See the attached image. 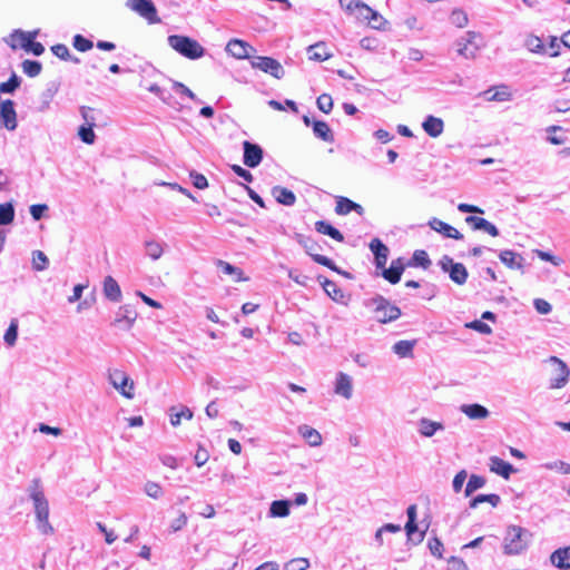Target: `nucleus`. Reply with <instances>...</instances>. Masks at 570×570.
Returning a JSON list of instances; mask_svg holds the SVG:
<instances>
[{
    "instance_id": "nucleus-54",
    "label": "nucleus",
    "mask_w": 570,
    "mask_h": 570,
    "mask_svg": "<svg viewBox=\"0 0 570 570\" xmlns=\"http://www.w3.org/2000/svg\"><path fill=\"white\" fill-rule=\"evenodd\" d=\"M412 265L428 268L431 265V261L425 250H415L412 256Z\"/></svg>"
},
{
    "instance_id": "nucleus-58",
    "label": "nucleus",
    "mask_w": 570,
    "mask_h": 570,
    "mask_svg": "<svg viewBox=\"0 0 570 570\" xmlns=\"http://www.w3.org/2000/svg\"><path fill=\"white\" fill-rule=\"evenodd\" d=\"M368 23L373 29L384 30L387 21L377 11L373 9L368 19Z\"/></svg>"
},
{
    "instance_id": "nucleus-38",
    "label": "nucleus",
    "mask_w": 570,
    "mask_h": 570,
    "mask_svg": "<svg viewBox=\"0 0 570 570\" xmlns=\"http://www.w3.org/2000/svg\"><path fill=\"white\" fill-rule=\"evenodd\" d=\"M307 52L309 55V59L315 61H325L332 56L327 51V48L324 42H317L315 45L308 46Z\"/></svg>"
},
{
    "instance_id": "nucleus-14",
    "label": "nucleus",
    "mask_w": 570,
    "mask_h": 570,
    "mask_svg": "<svg viewBox=\"0 0 570 570\" xmlns=\"http://www.w3.org/2000/svg\"><path fill=\"white\" fill-rule=\"evenodd\" d=\"M499 258L509 269L519 271L521 274L524 273V258L521 254L511 249H504L500 252Z\"/></svg>"
},
{
    "instance_id": "nucleus-32",
    "label": "nucleus",
    "mask_w": 570,
    "mask_h": 570,
    "mask_svg": "<svg viewBox=\"0 0 570 570\" xmlns=\"http://www.w3.org/2000/svg\"><path fill=\"white\" fill-rule=\"evenodd\" d=\"M382 276L391 284H396L401 279V275L404 271V265L401 259L393 261L390 268H382Z\"/></svg>"
},
{
    "instance_id": "nucleus-40",
    "label": "nucleus",
    "mask_w": 570,
    "mask_h": 570,
    "mask_svg": "<svg viewBox=\"0 0 570 570\" xmlns=\"http://www.w3.org/2000/svg\"><path fill=\"white\" fill-rule=\"evenodd\" d=\"M315 228L318 233L327 235L337 242L344 240L342 233L326 222H316Z\"/></svg>"
},
{
    "instance_id": "nucleus-25",
    "label": "nucleus",
    "mask_w": 570,
    "mask_h": 570,
    "mask_svg": "<svg viewBox=\"0 0 570 570\" xmlns=\"http://www.w3.org/2000/svg\"><path fill=\"white\" fill-rule=\"evenodd\" d=\"M102 292L107 299L111 302H120L122 294L119 284L112 276H106L102 283Z\"/></svg>"
},
{
    "instance_id": "nucleus-9",
    "label": "nucleus",
    "mask_w": 570,
    "mask_h": 570,
    "mask_svg": "<svg viewBox=\"0 0 570 570\" xmlns=\"http://www.w3.org/2000/svg\"><path fill=\"white\" fill-rule=\"evenodd\" d=\"M548 362L554 366L553 368V376L550 380V387L551 389H561L563 387L570 376V370L567 366V364L557 356H550Z\"/></svg>"
},
{
    "instance_id": "nucleus-17",
    "label": "nucleus",
    "mask_w": 570,
    "mask_h": 570,
    "mask_svg": "<svg viewBox=\"0 0 570 570\" xmlns=\"http://www.w3.org/2000/svg\"><path fill=\"white\" fill-rule=\"evenodd\" d=\"M226 51L237 59H244L249 57V52L254 51V48L246 41L232 39L226 46Z\"/></svg>"
},
{
    "instance_id": "nucleus-13",
    "label": "nucleus",
    "mask_w": 570,
    "mask_h": 570,
    "mask_svg": "<svg viewBox=\"0 0 570 570\" xmlns=\"http://www.w3.org/2000/svg\"><path fill=\"white\" fill-rule=\"evenodd\" d=\"M137 313L129 305L120 306L116 313L114 325L124 330H130L135 324Z\"/></svg>"
},
{
    "instance_id": "nucleus-8",
    "label": "nucleus",
    "mask_w": 570,
    "mask_h": 570,
    "mask_svg": "<svg viewBox=\"0 0 570 570\" xmlns=\"http://www.w3.org/2000/svg\"><path fill=\"white\" fill-rule=\"evenodd\" d=\"M333 393L345 400L350 401L354 395V380L353 376L345 372H337L333 380Z\"/></svg>"
},
{
    "instance_id": "nucleus-2",
    "label": "nucleus",
    "mask_w": 570,
    "mask_h": 570,
    "mask_svg": "<svg viewBox=\"0 0 570 570\" xmlns=\"http://www.w3.org/2000/svg\"><path fill=\"white\" fill-rule=\"evenodd\" d=\"M82 120V124L77 130V136L82 142L92 145L96 141L94 128L106 126L108 118L104 115L101 109H83Z\"/></svg>"
},
{
    "instance_id": "nucleus-57",
    "label": "nucleus",
    "mask_w": 570,
    "mask_h": 570,
    "mask_svg": "<svg viewBox=\"0 0 570 570\" xmlns=\"http://www.w3.org/2000/svg\"><path fill=\"white\" fill-rule=\"evenodd\" d=\"M20 86V77L14 72L11 75L8 81L0 85V91L3 94H12Z\"/></svg>"
},
{
    "instance_id": "nucleus-20",
    "label": "nucleus",
    "mask_w": 570,
    "mask_h": 570,
    "mask_svg": "<svg viewBox=\"0 0 570 570\" xmlns=\"http://www.w3.org/2000/svg\"><path fill=\"white\" fill-rule=\"evenodd\" d=\"M299 436L312 448H318L323 443L322 434L314 428L303 424L297 429Z\"/></svg>"
},
{
    "instance_id": "nucleus-46",
    "label": "nucleus",
    "mask_w": 570,
    "mask_h": 570,
    "mask_svg": "<svg viewBox=\"0 0 570 570\" xmlns=\"http://www.w3.org/2000/svg\"><path fill=\"white\" fill-rule=\"evenodd\" d=\"M372 11L373 9L364 2L356 1L352 14H355L356 19L360 21H368Z\"/></svg>"
},
{
    "instance_id": "nucleus-36",
    "label": "nucleus",
    "mask_w": 570,
    "mask_h": 570,
    "mask_svg": "<svg viewBox=\"0 0 570 570\" xmlns=\"http://www.w3.org/2000/svg\"><path fill=\"white\" fill-rule=\"evenodd\" d=\"M550 560L557 568L570 569V547L556 550Z\"/></svg>"
},
{
    "instance_id": "nucleus-37",
    "label": "nucleus",
    "mask_w": 570,
    "mask_h": 570,
    "mask_svg": "<svg viewBox=\"0 0 570 570\" xmlns=\"http://www.w3.org/2000/svg\"><path fill=\"white\" fill-rule=\"evenodd\" d=\"M145 254L151 261H158L165 253V245L158 240L150 239L144 243Z\"/></svg>"
},
{
    "instance_id": "nucleus-48",
    "label": "nucleus",
    "mask_w": 570,
    "mask_h": 570,
    "mask_svg": "<svg viewBox=\"0 0 570 570\" xmlns=\"http://www.w3.org/2000/svg\"><path fill=\"white\" fill-rule=\"evenodd\" d=\"M41 69L42 65L37 60L27 59L22 62V70L29 77H37L41 72Z\"/></svg>"
},
{
    "instance_id": "nucleus-49",
    "label": "nucleus",
    "mask_w": 570,
    "mask_h": 570,
    "mask_svg": "<svg viewBox=\"0 0 570 570\" xmlns=\"http://www.w3.org/2000/svg\"><path fill=\"white\" fill-rule=\"evenodd\" d=\"M313 130L317 137L325 141H331L333 139L330 127L323 121H315Z\"/></svg>"
},
{
    "instance_id": "nucleus-31",
    "label": "nucleus",
    "mask_w": 570,
    "mask_h": 570,
    "mask_svg": "<svg viewBox=\"0 0 570 570\" xmlns=\"http://www.w3.org/2000/svg\"><path fill=\"white\" fill-rule=\"evenodd\" d=\"M273 197L276 199L277 203L285 205V206H293L296 202L295 194L282 186H274L271 190Z\"/></svg>"
},
{
    "instance_id": "nucleus-26",
    "label": "nucleus",
    "mask_w": 570,
    "mask_h": 570,
    "mask_svg": "<svg viewBox=\"0 0 570 570\" xmlns=\"http://www.w3.org/2000/svg\"><path fill=\"white\" fill-rule=\"evenodd\" d=\"M460 412L470 420H487L490 415L489 410L478 403L463 404L460 406Z\"/></svg>"
},
{
    "instance_id": "nucleus-64",
    "label": "nucleus",
    "mask_w": 570,
    "mask_h": 570,
    "mask_svg": "<svg viewBox=\"0 0 570 570\" xmlns=\"http://www.w3.org/2000/svg\"><path fill=\"white\" fill-rule=\"evenodd\" d=\"M466 327L472 328L481 334L489 335L492 333V328L490 325L484 323L482 320H475L469 324H466Z\"/></svg>"
},
{
    "instance_id": "nucleus-7",
    "label": "nucleus",
    "mask_w": 570,
    "mask_h": 570,
    "mask_svg": "<svg viewBox=\"0 0 570 570\" xmlns=\"http://www.w3.org/2000/svg\"><path fill=\"white\" fill-rule=\"evenodd\" d=\"M439 266L444 273L449 274L452 282H454L458 285L465 284L469 274L463 264L454 263V261L450 256L444 255L439 261Z\"/></svg>"
},
{
    "instance_id": "nucleus-62",
    "label": "nucleus",
    "mask_w": 570,
    "mask_h": 570,
    "mask_svg": "<svg viewBox=\"0 0 570 570\" xmlns=\"http://www.w3.org/2000/svg\"><path fill=\"white\" fill-rule=\"evenodd\" d=\"M52 53L61 60L68 61L71 58L69 48L63 43H57L51 47Z\"/></svg>"
},
{
    "instance_id": "nucleus-60",
    "label": "nucleus",
    "mask_w": 570,
    "mask_h": 570,
    "mask_svg": "<svg viewBox=\"0 0 570 570\" xmlns=\"http://www.w3.org/2000/svg\"><path fill=\"white\" fill-rule=\"evenodd\" d=\"M533 253L544 262H549L554 266H560L562 264V259L558 256L552 255L551 253L541 250V249H534Z\"/></svg>"
},
{
    "instance_id": "nucleus-45",
    "label": "nucleus",
    "mask_w": 570,
    "mask_h": 570,
    "mask_svg": "<svg viewBox=\"0 0 570 570\" xmlns=\"http://www.w3.org/2000/svg\"><path fill=\"white\" fill-rule=\"evenodd\" d=\"M547 139L552 145H562L567 141V137L564 135H561L559 132L562 131V128L559 126H550L547 128Z\"/></svg>"
},
{
    "instance_id": "nucleus-22",
    "label": "nucleus",
    "mask_w": 570,
    "mask_h": 570,
    "mask_svg": "<svg viewBox=\"0 0 570 570\" xmlns=\"http://www.w3.org/2000/svg\"><path fill=\"white\" fill-rule=\"evenodd\" d=\"M299 244L305 248L306 253L317 263L323 266H326L333 271H337L335 264L332 259L326 256L320 255L315 253L316 244L308 239H299Z\"/></svg>"
},
{
    "instance_id": "nucleus-43",
    "label": "nucleus",
    "mask_w": 570,
    "mask_h": 570,
    "mask_svg": "<svg viewBox=\"0 0 570 570\" xmlns=\"http://www.w3.org/2000/svg\"><path fill=\"white\" fill-rule=\"evenodd\" d=\"M14 219V207L12 203L0 204V226L10 225Z\"/></svg>"
},
{
    "instance_id": "nucleus-55",
    "label": "nucleus",
    "mask_w": 570,
    "mask_h": 570,
    "mask_svg": "<svg viewBox=\"0 0 570 570\" xmlns=\"http://www.w3.org/2000/svg\"><path fill=\"white\" fill-rule=\"evenodd\" d=\"M72 46L81 52H86L90 50L94 47V43L91 40L85 38L81 35H76L72 39Z\"/></svg>"
},
{
    "instance_id": "nucleus-53",
    "label": "nucleus",
    "mask_w": 570,
    "mask_h": 570,
    "mask_svg": "<svg viewBox=\"0 0 570 570\" xmlns=\"http://www.w3.org/2000/svg\"><path fill=\"white\" fill-rule=\"evenodd\" d=\"M483 502H489L491 503L493 507H497L498 503L500 502V497L497 495V494H480V495H476L471 502H470V507L471 508H476L480 503H483Z\"/></svg>"
},
{
    "instance_id": "nucleus-19",
    "label": "nucleus",
    "mask_w": 570,
    "mask_h": 570,
    "mask_svg": "<svg viewBox=\"0 0 570 570\" xmlns=\"http://www.w3.org/2000/svg\"><path fill=\"white\" fill-rule=\"evenodd\" d=\"M489 469L491 472L502 476L505 480H508L510 475L515 472L512 464L505 462L499 456H491L489 459Z\"/></svg>"
},
{
    "instance_id": "nucleus-41",
    "label": "nucleus",
    "mask_w": 570,
    "mask_h": 570,
    "mask_svg": "<svg viewBox=\"0 0 570 570\" xmlns=\"http://www.w3.org/2000/svg\"><path fill=\"white\" fill-rule=\"evenodd\" d=\"M144 493L150 499L159 500L164 497V489L155 481H147L144 484Z\"/></svg>"
},
{
    "instance_id": "nucleus-6",
    "label": "nucleus",
    "mask_w": 570,
    "mask_h": 570,
    "mask_svg": "<svg viewBox=\"0 0 570 570\" xmlns=\"http://www.w3.org/2000/svg\"><path fill=\"white\" fill-rule=\"evenodd\" d=\"M371 305L375 321L381 324L393 322L401 316V309L382 296L373 298Z\"/></svg>"
},
{
    "instance_id": "nucleus-28",
    "label": "nucleus",
    "mask_w": 570,
    "mask_h": 570,
    "mask_svg": "<svg viewBox=\"0 0 570 570\" xmlns=\"http://www.w3.org/2000/svg\"><path fill=\"white\" fill-rule=\"evenodd\" d=\"M353 210L356 212L358 215L364 214V208L360 204L354 203L353 200L346 197H337L335 207V212L337 215H347Z\"/></svg>"
},
{
    "instance_id": "nucleus-1",
    "label": "nucleus",
    "mask_w": 570,
    "mask_h": 570,
    "mask_svg": "<svg viewBox=\"0 0 570 570\" xmlns=\"http://www.w3.org/2000/svg\"><path fill=\"white\" fill-rule=\"evenodd\" d=\"M28 495L32 503L36 527L43 535H52L55 528L50 523V507L40 479H33L28 487Z\"/></svg>"
},
{
    "instance_id": "nucleus-4",
    "label": "nucleus",
    "mask_w": 570,
    "mask_h": 570,
    "mask_svg": "<svg viewBox=\"0 0 570 570\" xmlns=\"http://www.w3.org/2000/svg\"><path fill=\"white\" fill-rule=\"evenodd\" d=\"M107 380L122 397L127 400L135 397V382L124 370L109 368Z\"/></svg>"
},
{
    "instance_id": "nucleus-3",
    "label": "nucleus",
    "mask_w": 570,
    "mask_h": 570,
    "mask_svg": "<svg viewBox=\"0 0 570 570\" xmlns=\"http://www.w3.org/2000/svg\"><path fill=\"white\" fill-rule=\"evenodd\" d=\"M167 41L175 51L190 60L202 58L205 55V48L198 41L187 36L170 35Z\"/></svg>"
},
{
    "instance_id": "nucleus-27",
    "label": "nucleus",
    "mask_w": 570,
    "mask_h": 570,
    "mask_svg": "<svg viewBox=\"0 0 570 570\" xmlns=\"http://www.w3.org/2000/svg\"><path fill=\"white\" fill-rule=\"evenodd\" d=\"M370 249L375 256L376 267L384 268L387 262L389 248L379 238H374L370 243Z\"/></svg>"
},
{
    "instance_id": "nucleus-33",
    "label": "nucleus",
    "mask_w": 570,
    "mask_h": 570,
    "mask_svg": "<svg viewBox=\"0 0 570 570\" xmlns=\"http://www.w3.org/2000/svg\"><path fill=\"white\" fill-rule=\"evenodd\" d=\"M216 266L222 271L223 274L229 275L234 278L235 282H247L248 277H246L243 271L228 262L218 259Z\"/></svg>"
},
{
    "instance_id": "nucleus-44",
    "label": "nucleus",
    "mask_w": 570,
    "mask_h": 570,
    "mask_svg": "<svg viewBox=\"0 0 570 570\" xmlns=\"http://www.w3.org/2000/svg\"><path fill=\"white\" fill-rule=\"evenodd\" d=\"M49 259L42 250L32 252V268L37 272L47 269Z\"/></svg>"
},
{
    "instance_id": "nucleus-21",
    "label": "nucleus",
    "mask_w": 570,
    "mask_h": 570,
    "mask_svg": "<svg viewBox=\"0 0 570 570\" xmlns=\"http://www.w3.org/2000/svg\"><path fill=\"white\" fill-rule=\"evenodd\" d=\"M322 286L325 293L336 303L347 305L350 301V296H347L337 284L330 279H324Z\"/></svg>"
},
{
    "instance_id": "nucleus-12",
    "label": "nucleus",
    "mask_w": 570,
    "mask_h": 570,
    "mask_svg": "<svg viewBox=\"0 0 570 570\" xmlns=\"http://www.w3.org/2000/svg\"><path fill=\"white\" fill-rule=\"evenodd\" d=\"M252 66L256 69H259L266 73L272 75L276 79H282L285 75V70L283 66L272 57H255L252 60Z\"/></svg>"
},
{
    "instance_id": "nucleus-35",
    "label": "nucleus",
    "mask_w": 570,
    "mask_h": 570,
    "mask_svg": "<svg viewBox=\"0 0 570 570\" xmlns=\"http://www.w3.org/2000/svg\"><path fill=\"white\" fill-rule=\"evenodd\" d=\"M416 341L401 340L393 344L392 351L401 358L412 357Z\"/></svg>"
},
{
    "instance_id": "nucleus-16",
    "label": "nucleus",
    "mask_w": 570,
    "mask_h": 570,
    "mask_svg": "<svg viewBox=\"0 0 570 570\" xmlns=\"http://www.w3.org/2000/svg\"><path fill=\"white\" fill-rule=\"evenodd\" d=\"M485 101L504 102L511 100L512 92L505 85L492 87L481 94Z\"/></svg>"
},
{
    "instance_id": "nucleus-15",
    "label": "nucleus",
    "mask_w": 570,
    "mask_h": 570,
    "mask_svg": "<svg viewBox=\"0 0 570 570\" xmlns=\"http://www.w3.org/2000/svg\"><path fill=\"white\" fill-rule=\"evenodd\" d=\"M263 158L262 148L249 141H244V164L248 167H256L259 165Z\"/></svg>"
},
{
    "instance_id": "nucleus-34",
    "label": "nucleus",
    "mask_w": 570,
    "mask_h": 570,
    "mask_svg": "<svg viewBox=\"0 0 570 570\" xmlns=\"http://www.w3.org/2000/svg\"><path fill=\"white\" fill-rule=\"evenodd\" d=\"M291 513V501L276 500L269 505L268 514L271 518H286Z\"/></svg>"
},
{
    "instance_id": "nucleus-39",
    "label": "nucleus",
    "mask_w": 570,
    "mask_h": 570,
    "mask_svg": "<svg viewBox=\"0 0 570 570\" xmlns=\"http://www.w3.org/2000/svg\"><path fill=\"white\" fill-rule=\"evenodd\" d=\"M17 127L16 109H0V129L14 130Z\"/></svg>"
},
{
    "instance_id": "nucleus-18",
    "label": "nucleus",
    "mask_w": 570,
    "mask_h": 570,
    "mask_svg": "<svg viewBox=\"0 0 570 570\" xmlns=\"http://www.w3.org/2000/svg\"><path fill=\"white\" fill-rule=\"evenodd\" d=\"M429 226L436 233H440L448 238H453V239H462L463 238V235L455 227L451 226L450 224H448L441 219L432 218L431 220H429Z\"/></svg>"
},
{
    "instance_id": "nucleus-29",
    "label": "nucleus",
    "mask_w": 570,
    "mask_h": 570,
    "mask_svg": "<svg viewBox=\"0 0 570 570\" xmlns=\"http://www.w3.org/2000/svg\"><path fill=\"white\" fill-rule=\"evenodd\" d=\"M422 128L430 137L436 138L442 135L444 122L441 118L429 116L422 122Z\"/></svg>"
},
{
    "instance_id": "nucleus-51",
    "label": "nucleus",
    "mask_w": 570,
    "mask_h": 570,
    "mask_svg": "<svg viewBox=\"0 0 570 570\" xmlns=\"http://www.w3.org/2000/svg\"><path fill=\"white\" fill-rule=\"evenodd\" d=\"M525 47L535 53H546V46L537 36H529L525 40Z\"/></svg>"
},
{
    "instance_id": "nucleus-47",
    "label": "nucleus",
    "mask_w": 570,
    "mask_h": 570,
    "mask_svg": "<svg viewBox=\"0 0 570 570\" xmlns=\"http://www.w3.org/2000/svg\"><path fill=\"white\" fill-rule=\"evenodd\" d=\"M60 83L56 80L48 82L46 89L41 95V101L43 106H49L53 97L59 90Z\"/></svg>"
},
{
    "instance_id": "nucleus-56",
    "label": "nucleus",
    "mask_w": 570,
    "mask_h": 570,
    "mask_svg": "<svg viewBox=\"0 0 570 570\" xmlns=\"http://www.w3.org/2000/svg\"><path fill=\"white\" fill-rule=\"evenodd\" d=\"M544 469L550 471H557L562 474H570V463L564 461H553L543 464Z\"/></svg>"
},
{
    "instance_id": "nucleus-24",
    "label": "nucleus",
    "mask_w": 570,
    "mask_h": 570,
    "mask_svg": "<svg viewBox=\"0 0 570 570\" xmlns=\"http://www.w3.org/2000/svg\"><path fill=\"white\" fill-rule=\"evenodd\" d=\"M465 223L472 226L475 230H483L492 237L499 236V229L497 226L482 217L468 216L465 218Z\"/></svg>"
},
{
    "instance_id": "nucleus-50",
    "label": "nucleus",
    "mask_w": 570,
    "mask_h": 570,
    "mask_svg": "<svg viewBox=\"0 0 570 570\" xmlns=\"http://www.w3.org/2000/svg\"><path fill=\"white\" fill-rule=\"evenodd\" d=\"M173 89L178 95L189 97L197 105L204 104V101H202L199 98H197V96L181 82H177V81L173 82Z\"/></svg>"
},
{
    "instance_id": "nucleus-10",
    "label": "nucleus",
    "mask_w": 570,
    "mask_h": 570,
    "mask_svg": "<svg viewBox=\"0 0 570 570\" xmlns=\"http://www.w3.org/2000/svg\"><path fill=\"white\" fill-rule=\"evenodd\" d=\"M416 431L421 438L432 439L445 431V423L443 421L422 416L416 421Z\"/></svg>"
},
{
    "instance_id": "nucleus-23",
    "label": "nucleus",
    "mask_w": 570,
    "mask_h": 570,
    "mask_svg": "<svg viewBox=\"0 0 570 570\" xmlns=\"http://www.w3.org/2000/svg\"><path fill=\"white\" fill-rule=\"evenodd\" d=\"M38 33H39V30L22 31L20 29H16L12 31V33L9 37L11 41H7V42L13 50H16L18 47L14 43V39L20 38L21 39V48L27 50V48H29L30 43H33Z\"/></svg>"
},
{
    "instance_id": "nucleus-61",
    "label": "nucleus",
    "mask_w": 570,
    "mask_h": 570,
    "mask_svg": "<svg viewBox=\"0 0 570 570\" xmlns=\"http://www.w3.org/2000/svg\"><path fill=\"white\" fill-rule=\"evenodd\" d=\"M189 177L197 189H206L208 187V180L203 174L193 170L189 173Z\"/></svg>"
},
{
    "instance_id": "nucleus-42",
    "label": "nucleus",
    "mask_w": 570,
    "mask_h": 570,
    "mask_svg": "<svg viewBox=\"0 0 570 570\" xmlns=\"http://www.w3.org/2000/svg\"><path fill=\"white\" fill-rule=\"evenodd\" d=\"M485 485V479L481 475L472 474L466 483L464 495L468 498L473 492H475L479 489H482Z\"/></svg>"
},
{
    "instance_id": "nucleus-59",
    "label": "nucleus",
    "mask_w": 570,
    "mask_h": 570,
    "mask_svg": "<svg viewBox=\"0 0 570 570\" xmlns=\"http://www.w3.org/2000/svg\"><path fill=\"white\" fill-rule=\"evenodd\" d=\"M309 561L305 558H295L285 564V570H306Z\"/></svg>"
},
{
    "instance_id": "nucleus-5",
    "label": "nucleus",
    "mask_w": 570,
    "mask_h": 570,
    "mask_svg": "<svg viewBox=\"0 0 570 570\" xmlns=\"http://www.w3.org/2000/svg\"><path fill=\"white\" fill-rule=\"evenodd\" d=\"M528 531L521 527H509L504 537L503 550L507 554H519L528 546Z\"/></svg>"
},
{
    "instance_id": "nucleus-11",
    "label": "nucleus",
    "mask_w": 570,
    "mask_h": 570,
    "mask_svg": "<svg viewBox=\"0 0 570 570\" xmlns=\"http://www.w3.org/2000/svg\"><path fill=\"white\" fill-rule=\"evenodd\" d=\"M126 6L145 18L149 23L160 21L157 17V9L151 0H127Z\"/></svg>"
},
{
    "instance_id": "nucleus-52",
    "label": "nucleus",
    "mask_w": 570,
    "mask_h": 570,
    "mask_svg": "<svg viewBox=\"0 0 570 570\" xmlns=\"http://www.w3.org/2000/svg\"><path fill=\"white\" fill-rule=\"evenodd\" d=\"M18 337V322L12 320L8 330L4 333L3 340L8 346H13Z\"/></svg>"
},
{
    "instance_id": "nucleus-30",
    "label": "nucleus",
    "mask_w": 570,
    "mask_h": 570,
    "mask_svg": "<svg viewBox=\"0 0 570 570\" xmlns=\"http://www.w3.org/2000/svg\"><path fill=\"white\" fill-rule=\"evenodd\" d=\"M170 424L174 428H177L181 424L183 420H191L193 412L189 407L185 405L173 406L169 410Z\"/></svg>"
},
{
    "instance_id": "nucleus-63",
    "label": "nucleus",
    "mask_w": 570,
    "mask_h": 570,
    "mask_svg": "<svg viewBox=\"0 0 570 570\" xmlns=\"http://www.w3.org/2000/svg\"><path fill=\"white\" fill-rule=\"evenodd\" d=\"M468 473L465 470L459 471L452 481V488L455 493H460L462 491L463 484L466 481Z\"/></svg>"
}]
</instances>
